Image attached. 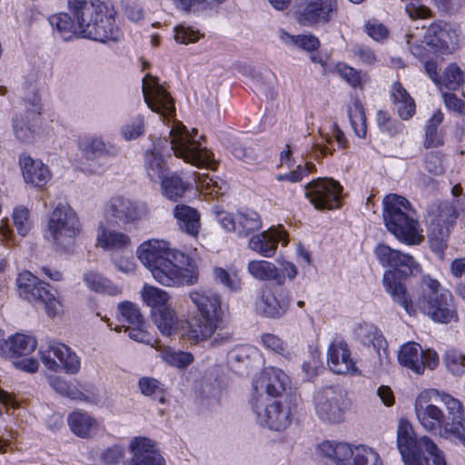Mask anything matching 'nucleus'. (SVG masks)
Instances as JSON below:
<instances>
[{
	"instance_id": "19",
	"label": "nucleus",
	"mask_w": 465,
	"mask_h": 465,
	"mask_svg": "<svg viewBox=\"0 0 465 465\" xmlns=\"http://www.w3.org/2000/svg\"><path fill=\"white\" fill-rule=\"evenodd\" d=\"M255 312L262 316L272 319L282 318L290 305L287 295L278 292L271 286L261 289L255 298Z\"/></svg>"
},
{
	"instance_id": "50",
	"label": "nucleus",
	"mask_w": 465,
	"mask_h": 465,
	"mask_svg": "<svg viewBox=\"0 0 465 465\" xmlns=\"http://www.w3.org/2000/svg\"><path fill=\"white\" fill-rule=\"evenodd\" d=\"M118 311L124 321L133 326H143L144 318L137 305L131 302H123L118 304Z\"/></svg>"
},
{
	"instance_id": "13",
	"label": "nucleus",
	"mask_w": 465,
	"mask_h": 465,
	"mask_svg": "<svg viewBox=\"0 0 465 465\" xmlns=\"http://www.w3.org/2000/svg\"><path fill=\"white\" fill-rule=\"evenodd\" d=\"M39 353L42 362L50 371L64 370L69 374H76L80 371V358L69 346L62 342L51 341L46 349H40Z\"/></svg>"
},
{
	"instance_id": "6",
	"label": "nucleus",
	"mask_w": 465,
	"mask_h": 465,
	"mask_svg": "<svg viewBox=\"0 0 465 465\" xmlns=\"http://www.w3.org/2000/svg\"><path fill=\"white\" fill-rule=\"evenodd\" d=\"M187 297L202 317L198 324L187 331L188 339L193 342L210 339L223 323L222 296L212 290L196 288L191 290Z\"/></svg>"
},
{
	"instance_id": "48",
	"label": "nucleus",
	"mask_w": 465,
	"mask_h": 465,
	"mask_svg": "<svg viewBox=\"0 0 465 465\" xmlns=\"http://www.w3.org/2000/svg\"><path fill=\"white\" fill-rule=\"evenodd\" d=\"M349 465H382V461L375 450L360 445L354 448L353 460Z\"/></svg>"
},
{
	"instance_id": "56",
	"label": "nucleus",
	"mask_w": 465,
	"mask_h": 465,
	"mask_svg": "<svg viewBox=\"0 0 465 465\" xmlns=\"http://www.w3.org/2000/svg\"><path fill=\"white\" fill-rule=\"evenodd\" d=\"M463 74L460 68L455 64H450L446 71L443 79V84L449 90H456L463 84Z\"/></svg>"
},
{
	"instance_id": "22",
	"label": "nucleus",
	"mask_w": 465,
	"mask_h": 465,
	"mask_svg": "<svg viewBox=\"0 0 465 465\" xmlns=\"http://www.w3.org/2000/svg\"><path fill=\"white\" fill-rule=\"evenodd\" d=\"M288 377L280 369L274 367L265 368L254 381V396L261 394L269 398H274L285 390Z\"/></svg>"
},
{
	"instance_id": "43",
	"label": "nucleus",
	"mask_w": 465,
	"mask_h": 465,
	"mask_svg": "<svg viewBox=\"0 0 465 465\" xmlns=\"http://www.w3.org/2000/svg\"><path fill=\"white\" fill-rule=\"evenodd\" d=\"M347 113L355 134L360 138H364L367 134V123L361 102L355 99L352 104L348 107Z\"/></svg>"
},
{
	"instance_id": "39",
	"label": "nucleus",
	"mask_w": 465,
	"mask_h": 465,
	"mask_svg": "<svg viewBox=\"0 0 465 465\" xmlns=\"http://www.w3.org/2000/svg\"><path fill=\"white\" fill-rule=\"evenodd\" d=\"M38 116L35 113L21 115L14 120V132L22 142H29L35 132Z\"/></svg>"
},
{
	"instance_id": "25",
	"label": "nucleus",
	"mask_w": 465,
	"mask_h": 465,
	"mask_svg": "<svg viewBox=\"0 0 465 465\" xmlns=\"http://www.w3.org/2000/svg\"><path fill=\"white\" fill-rule=\"evenodd\" d=\"M132 241L126 233L110 229L100 223L96 231L95 246L112 252H124L131 248Z\"/></svg>"
},
{
	"instance_id": "21",
	"label": "nucleus",
	"mask_w": 465,
	"mask_h": 465,
	"mask_svg": "<svg viewBox=\"0 0 465 465\" xmlns=\"http://www.w3.org/2000/svg\"><path fill=\"white\" fill-rule=\"evenodd\" d=\"M129 449L133 455L125 465H165L163 457L156 450V443L149 438H133Z\"/></svg>"
},
{
	"instance_id": "26",
	"label": "nucleus",
	"mask_w": 465,
	"mask_h": 465,
	"mask_svg": "<svg viewBox=\"0 0 465 465\" xmlns=\"http://www.w3.org/2000/svg\"><path fill=\"white\" fill-rule=\"evenodd\" d=\"M19 165L27 183L43 187L51 179L49 168L42 161L34 159L28 154L24 153L19 157Z\"/></svg>"
},
{
	"instance_id": "37",
	"label": "nucleus",
	"mask_w": 465,
	"mask_h": 465,
	"mask_svg": "<svg viewBox=\"0 0 465 465\" xmlns=\"http://www.w3.org/2000/svg\"><path fill=\"white\" fill-rule=\"evenodd\" d=\"M68 424L75 435L81 438H86L91 431L96 429L97 422L88 413L75 411L68 416Z\"/></svg>"
},
{
	"instance_id": "45",
	"label": "nucleus",
	"mask_w": 465,
	"mask_h": 465,
	"mask_svg": "<svg viewBox=\"0 0 465 465\" xmlns=\"http://www.w3.org/2000/svg\"><path fill=\"white\" fill-rule=\"evenodd\" d=\"M336 72L351 87L362 89L366 81L367 74L361 70H357L344 63L337 64Z\"/></svg>"
},
{
	"instance_id": "15",
	"label": "nucleus",
	"mask_w": 465,
	"mask_h": 465,
	"mask_svg": "<svg viewBox=\"0 0 465 465\" xmlns=\"http://www.w3.org/2000/svg\"><path fill=\"white\" fill-rule=\"evenodd\" d=\"M143 96L147 106L163 118L175 114L174 101L170 93L159 83V79L150 74L143 78Z\"/></svg>"
},
{
	"instance_id": "55",
	"label": "nucleus",
	"mask_w": 465,
	"mask_h": 465,
	"mask_svg": "<svg viewBox=\"0 0 465 465\" xmlns=\"http://www.w3.org/2000/svg\"><path fill=\"white\" fill-rule=\"evenodd\" d=\"M193 176L197 188L202 193L213 196L222 193V187L219 185L218 182L214 181L208 174L194 173Z\"/></svg>"
},
{
	"instance_id": "61",
	"label": "nucleus",
	"mask_w": 465,
	"mask_h": 465,
	"mask_svg": "<svg viewBox=\"0 0 465 465\" xmlns=\"http://www.w3.org/2000/svg\"><path fill=\"white\" fill-rule=\"evenodd\" d=\"M200 38V34L198 31H194L190 27L185 26H177L175 28V35L174 39L176 42L183 45H188L190 43H194L198 41Z\"/></svg>"
},
{
	"instance_id": "16",
	"label": "nucleus",
	"mask_w": 465,
	"mask_h": 465,
	"mask_svg": "<svg viewBox=\"0 0 465 465\" xmlns=\"http://www.w3.org/2000/svg\"><path fill=\"white\" fill-rule=\"evenodd\" d=\"M401 365L411 370L416 374H422L425 368L434 370L439 364L438 354L431 350L423 351L416 342L403 344L398 352Z\"/></svg>"
},
{
	"instance_id": "58",
	"label": "nucleus",
	"mask_w": 465,
	"mask_h": 465,
	"mask_svg": "<svg viewBox=\"0 0 465 465\" xmlns=\"http://www.w3.org/2000/svg\"><path fill=\"white\" fill-rule=\"evenodd\" d=\"M263 346L282 356H287L288 347L287 344L277 335L272 333H265L261 337Z\"/></svg>"
},
{
	"instance_id": "64",
	"label": "nucleus",
	"mask_w": 465,
	"mask_h": 465,
	"mask_svg": "<svg viewBox=\"0 0 465 465\" xmlns=\"http://www.w3.org/2000/svg\"><path fill=\"white\" fill-rule=\"evenodd\" d=\"M233 154L247 163H252L257 160V154L254 150L242 144L233 148Z\"/></svg>"
},
{
	"instance_id": "60",
	"label": "nucleus",
	"mask_w": 465,
	"mask_h": 465,
	"mask_svg": "<svg viewBox=\"0 0 465 465\" xmlns=\"http://www.w3.org/2000/svg\"><path fill=\"white\" fill-rule=\"evenodd\" d=\"M124 456V450L122 446L114 445L107 448L101 455V460L107 465L118 464Z\"/></svg>"
},
{
	"instance_id": "9",
	"label": "nucleus",
	"mask_w": 465,
	"mask_h": 465,
	"mask_svg": "<svg viewBox=\"0 0 465 465\" xmlns=\"http://www.w3.org/2000/svg\"><path fill=\"white\" fill-rule=\"evenodd\" d=\"M457 211L450 203H442L432 210L428 223V239L430 248L443 258V251L447 246L450 229L457 219Z\"/></svg>"
},
{
	"instance_id": "20",
	"label": "nucleus",
	"mask_w": 465,
	"mask_h": 465,
	"mask_svg": "<svg viewBox=\"0 0 465 465\" xmlns=\"http://www.w3.org/2000/svg\"><path fill=\"white\" fill-rule=\"evenodd\" d=\"M397 447L405 465H422L419 460V439H416L412 425L406 419H400L398 423Z\"/></svg>"
},
{
	"instance_id": "4",
	"label": "nucleus",
	"mask_w": 465,
	"mask_h": 465,
	"mask_svg": "<svg viewBox=\"0 0 465 465\" xmlns=\"http://www.w3.org/2000/svg\"><path fill=\"white\" fill-rule=\"evenodd\" d=\"M67 6L83 37L103 43L120 39L122 34L114 16L101 1L68 0Z\"/></svg>"
},
{
	"instance_id": "30",
	"label": "nucleus",
	"mask_w": 465,
	"mask_h": 465,
	"mask_svg": "<svg viewBox=\"0 0 465 465\" xmlns=\"http://www.w3.org/2000/svg\"><path fill=\"white\" fill-rule=\"evenodd\" d=\"M318 452L338 465H349L350 460H353L354 457V449L344 442L323 441L318 446Z\"/></svg>"
},
{
	"instance_id": "10",
	"label": "nucleus",
	"mask_w": 465,
	"mask_h": 465,
	"mask_svg": "<svg viewBox=\"0 0 465 465\" xmlns=\"http://www.w3.org/2000/svg\"><path fill=\"white\" fill-rule=\"evenodd\" d=\"M19 295L30 302L45 304L48 316H54L60 306V302L49 284L42 282L29 271L19 273L16 279Z\"/></svg>"
},
{
	"instance_id": "11",
	"label": "nucleus",
	"mask_w": 465,
	"mask_h": 465,
	"mask_svg": "<svg viewBox=\"0 0 465 465\" xmlns=\"http://www.w3.org/2000/svg\"><path fill=\"white\" fill-rule=\"evenodd\" d=\"M257 421L272 430H283L291 424V410L288 406L266 397L253 396L251 401Z\"/></svg>"
},
{
	"instance_id": "28",
	"label": "nucleus",
	"mask_w": 465,
	"mask_h": 465,
	"mask_svg": "<svg viewBox=\"0 0 465 465\" xmlns=\"http://www.w3.org/2000/svg\"><path fill=\"white\" fill-rule=\"evenodd\" d=\"M424 42L427 45L441 54L451 53L454 48L453 35L440 25H430L424 35Z\"/></svg>"
},
{
	"instance_id": "41",
	"label": "nucleus",
	"mask_w": 465,
	"mask_h": 465,
	"mask_svg": "<svg viewBox=\"0 0 465 465\" xmlns=\"http://www.w3.org/2000/svg\"><path fill=\"white\" fill-rule=\"evenodd\" d=\"M160 182L163 194L173 202L182 198L188 189V185L176 173L166 175Z\"/></svg>"
},
{
	"instance_id": "44",
	"label": "nucleus",
	"mask_w": 465,
	"mask_h": 465,
	"mask_svg": "<svg viewBox=\"0 0 465 465\" xmlns=\"http://www.w3.org/2000/svg\"><path fill=\"white\" fill-rule=\"evenodd\" d=\"M161 358L169 365L176 368H185L189 366L194 360L191 352L174 351L168 347L160 346Z\"/></svg>"
},
{
	"instance_id": "24",
	"label": "nucleus",
	"mask_w": 465,
	"mask_h": 465,
	"mask_svg": "<svg viewBox=\"0 0 465 465\" xmlns=\"http://www.w3.org/2000/svg\"><path fill=\"white\" fill-rule=\"evenodd\" d=\"M326 359L330 370L336 374L357 372L355 361L351 358L347 343L343 341H334L329 345Z\"/></svg>"
},
{
	"instance_id": "36",
	"label": "nucleus",
	"mask_w": 465,
	"mask_h": 465,
	"mask_svg": "<svg viewBox=\"0 0 465 465\" xmlns=\"http://www.w3.org/2000/svg\"><path fill=\"white\" fill-rule=\"evenodd\" d=\"M144 168L147 175L153 182H160L168 174V166L156 148L146 153Z\"/></svg>"
},
{
	"instance_id": "40",
	"label": "nucleus",
	"mask_w": 465,
	"mask_h": 465,
	"mask_svg": "<svg viewBox=\"0 0 465 465\" xmlns=\"http://www.w3.org/2000/svg\"><path fill=\"white\" fill-rule=\"evenodd\" d=\"M237 233L239 236H248L262 227L260 215L252 210L239 211L236 213Z\"/></svg>"
},
{
	"instance_id": "35",
	"label": "nucleus",
	"mask_w": 465,
	"mask_h": 465,
	"mask_svg": "<svg viewBox=\"0 0 465 465\" xmlns=\"http://www.w3.org/2000/svg\"><path fill=\"white\" fill-rule=\"evenodd\" d=\"M141 296L143 302L151 308L152 314L172 305L167 292L147 283L143 285Z\"/></svg>"
},
{
	"instance_id": "52",
	"label": "nucleus",
	"mask_w": 465,
	"mask_h": 465,
	"mask_svg": "<svg viewBox=\"0 0 465 465\" xmlns=\"http://www.w3.org/2000/svg\"><path fill=\"white\" fill-rule=\"evenodd\" d=\"M281 39L286 44H293L308 52L316 50L320 45L318 38L312 35L292 36L285 32H282Z\"/></svg>"
},
{
	"instance_id": "53",
	"label": "nucleus",
	"mask_w": 465,
	"mask_h": 465,
	"mask_svg": "<svg viewBox=\"0 0 465 465\" xmlns=\"http://www.w3.org/2000/svg\"><path fill=\"white\" fill-rule=\"evenodd\" d=\"M351 54L361 64L373 66L379 62L375 51L365 45H355L351 49Z\"/></svg>"
},
{
	"instance_id": "7",
	"label": "nucleus",
	"mask_w": 465,
	"mask_h": 465,
	"mask_svg": "<svg viewBox=\"0 0 465 465\" xmlns=\"http://www.w3.org/2000/svg\"><path fill=\"white\" fill-rule=\"evenodd\" d=\"M171 146L174 155L197 167L213 169V154L206 148H202L181 124L173 126L170 131Z\"/></svg>"
},
{
	"instance_id": "34",
	"label": "nucleus",
	"mask_w": 465,
	"mask_h": 465,
	"mask_svg": "<svg viewBox=\"0 0 465 465\" xmlns=\"http://www.w3.org/2000/svg\"><path fill=\"white\" fill-rule=\"evenodd\" d=\"M419 447V460L422 465H447L444 452L430 437H420Z\"/></svg>"
},
{
	"instance_id": "42",
	"label": "nucleus",
	"mask_w": 465,
	"mask_h": 465,
	"mask_svg": "<svg viewBox=\"0 0 465 465\" xmlns=\"http://www.w3.org/2000/svg\"><path fill=\"white\" fill-rule=\"evenodd\" d=\"M84 282L88 289L100 293L116 296L121 290L111 283L109 280L94 272H88L84 275Z\"/></svg>"
},
{
	"instance_id": "31",
	"label": "nucleus",
	"mask_w": 465,
	"mask_h": 465,
	"mask_svg": "<svg viewBox=\"0 0 465 465\" xmlns=\"http://www.w3.org/2000/svg\"><path fill=\"white\" fill-rule=\"evenodd\" d=\"M37 346L36 339L33 336L16 333L4 341L1 348L7 356H25L33 352Z\"/></svg>"
},
{
	"instance_id": "23",
	"label": "nucleus",
	"mask_w": 465,
	"mask_h": 465,
	"mask_svg": "<svg viewBox=\"0 0 465 465\" xmlns=\"http://www.w3.org/2000/svg\"><path fill=\"white\" fill-rule=\"evenodd\" d=\"M279 242H282L283 246L287 245L286 232L282 229L271 227L261 233L253 235L249 240L248 247L263 257L271 258L275 254Z\"/></svg>"
},
{
	"instance_id": "51",
	"label": "nucleus",
	"mask_w": 465,
	"mask_h": 465,
	"mask_svg": "<svg viewBox=\"0 0 465 465\" xmlns=\"http://www.w3.org/2000/svg\"><path fill=\"white\" fill-rule=\"evenodd\" d=\"M444 363L449 371L455 376H462L465 373V354L450 349L445 352Z\"/></svg>"
},
{
	"instance_id": "47",
	"label": "nucleus",
	"mask_w": 465,
	"mask_h": 465,
	"mask_svg": "<svg viewBox=\"0 0 465 465\" xmlns=\"http://www.w3.org/2000/svg\"><path fill=\"white\" fill-rule=\"evenodd\" d=\"M144 131V118L143 115L138 114L122 125L120 134L124 140L133 141L143 135Z\"/></svg>"
},
{
	"instance_id": "54",
	"label": "nucleus",
	"mask_w": 465,
	"mask_h": 465,
	"mask_svg": "<svg viewBox=\"0 0 465 465\" xmlns=\"http://www.w3.org/2000/svg\"><path fill=\"white\" fill-rule=\"evenodd\" d=\"M12 218L17 232L22 236H25L32 227V221L28 209L24 206L15 207L14 209Z\"/></svg>"
},
{
	"instance_id": "18",
	"label": "nucleus",
	"mask_w": 465,
	"mask_h": 465,
	"mask_svg": "<svg viewBox=\"0 0 465 465\" xmlns=\"http://www.w3.org/2000/svg\"><path fill=\"white\" fill-rule=\"evenodd\" d=\"M337 10L336 0H301L295 19L302 25L328 22Z\"/></svg>"
},
{
	"instance_id": "1",
	"label": "nucleus",
	"mask_w": 465,
	"mask_h": 465,
	"mask_svg": "<svg viewBox=\"0 0 465 465\" xmlns=\"http://www.w3.org/2000/svg\"><path fill=\"white\" fill-rule=\"evenodd\" d=\"M374 254L382 267L393 268L383 273V286L391 296L392 301L400 305L407 314L415 316L417 311L440 323L457 322L459 314L453 304V298L448 291H441V284L430 276L421 278L417 292V299L408 292L404 283L398 277V271L405 274L411 272L414 265L412 256L392 249L380 242L374 248Z\"/></svg>"
},
{
	"instance_id": "38",
	"label": "nucleus",
	"mask_w": 465,
	"mask_h": 465,
	"mask_svg": "<svg viewBox=\"0 0 465 465\" xmlns=\"http://www.w3.org/2000/svg\"><path fill=\"white\" fill-rule=\"evenodd\" d=\"M153 321L160 331L166 336L176 332L179 327V320L173 306L152 314Z\"/></svg>"
},
{
	"instance_id": "32",
	"label": "nucleus",
	"mask_w": 465,
	"mask_h": 465,
	"mask_svg": "<svg viewBox=\"0 0 465 465\" xmlns=\"http://www.w3.org/2000/svg\"><path fill=\"white\" fill-rule=\"evenodd\" d=\"M173 216L182 231L193 236L198 234L201 223L200 214L196 209L185 204H178L173 209Z\"/></svg>"
},
{
	"instance_id": "29",
	"label": "nucleus",
	"mask_w": 465,
	"mask_h": 465,
	"mask_svg": "<svg viewBox=\"0 0 465 465\" xmlns=\"http://www.w3.org/2000/svg\"><path fill=\"white\" fill-rule=\"evenodd\" d=\"M390 94L399 117L403 121L410 120L415 114L416 104L407 90L397 81L391 85Z\"/></svg>"
},
{
	"instance_id": "63",
	"label": "nucleus",
	"mask_w": 465,
	"mask_h": 465,
	"mask_svg": "<svg viewBox=\"0 0 465 465\" xmlns=\"http://www.w3.org/2000/svg\"><path fill=\"white\" fill-rule=\"evenodd\" d=\"M315 170L312 163L307 162L304 165H298L295 170L288 173L287 181L291 183L301 182L305 176Z\"/></svg>"
},
{
	"instance_id": "59",
	"label": "nucleus",
	"mask_w": 465,
	"mask_h": 465,
	"mask_svg": "<svg viewBox=\"0 0 465 465\" xmlns=\"http://www.w3.org/2000/svg\"><path fill=\"white\" fill-rule=\"evenodd\" d=\"M139 387L143 394L146 396L159 397L163 401L162 393L163 391V385L157 380L149 377H143L139 381Z\"/></svg>"
},
{
	"instance_id": "62",
	"label": "nucleus",
	"mask_w": 465,
	"mask_h": 465,
	"mask_svg": "<svg viewBox=\"0 0 465 465\" xmlns=\"http://www.w3.org/2000/svg\"><path fill=\"white\" fill-rule=\"evenodd\" d=\"M365 32L377 42L383 41L389 36L388 28L384 25L377 22H368L365 25Z\"/></svg>"
},
{
	"instance_id": "3",
	"label": "nucleus",
	"mask_w": 465,
	"mask_h": 465,
	"mask_svg": "<svg viewBox=\"0 0 465 465\" xmlns=\"http://www.w3.org/2000/svg\"><path fill=\"white\" fill-rule=\"evenodd\" d=\"M437 390L422 391L415 400V415L420 426L429 432H439L446 439L458 440L465 446V411L462 403L450 394L442 393L440 400L446 406L448 413L430 403L434 396H439Z\"/></svg>"
},
{
	"instance_id": "2",
	"label": "nucleus",
	"mask_w": 465,
	"mask_h": 465,
	"mask_svg": "<svg viewBox=\"0 0 465 465\" xmlns=\"http://www.w3.org/2000/svg\"><path fill=\"white\" fill-rule=\"evenodd\" d=\"M137 256L161 285L180 287L193 285L198 281L196 261L163 240L143 242L137 249Z\"/></svg>"
},
{
	"instance_id": "57",
	"label": "nucleus",
	"mask_w": 465,
	"mask_h": 465,
	"mask_svg": "<svg viewBox=\"0 0 465 465\" xmlns=\"http://www.w3.org/2000/svg\"><path fill=\"white\" fill-rule=\"evenodd\" d=\"M214 278L222 284L226 286L231 291H238L241 289V280L236 274L229 273L222 267H215L213 269Z\"/></svg>"
},
{
	"instance_id": "17",
	"label": "nucleus",
	"mask_w": 465,
	"mask_h": 465,
	"mask_svg": "<svg viewBox=\"0 0 465 465\" xmlns=\"http://www.w3.org/2000/svg\"><path fill=\"white\" fill-rule=\"evenodd\" d=\"M105 214L124 224L142 220L148 213L144 203H137L123 195L110 198L104 208Z\"/></svg>"
},
{
	"instance_id": "12",
	"label": "nucleus",
	"mask_w": 465,
	"mask_h": 465,
	"mask_svg": "<svg viewBox=\"0 0 465 465\" xmlns=\"http://www.w3.org/2000/svg\"><path fill=\"white\" fill-rule=\"evenodd\" d=\"M313 406L320 420L328 423H339L344 420L348 402L341 389L327 386L315 392Z\"/></svg>"
},
{
	"instance_id": "5",
	"label": "nucleus",
	"mask_w": 465,
	"mask_h": 465,
	"mask_svg": "<svg viewBox=\"0 0 465 465\" xmlns=\"http://www.w3.org/2000/svg\"><path fill=\"white\" fill-rule=\"evenodd\" d=\"M383 219L388 231L401 242L416 245L424 240L415 212L404 197L390 194L384 198Z\"/></svg>"
},
{
	"instance_id": "49",
	"label": "nucleus",
	"mask_w": 465,
	"mask_h": 465,
	"mask_svg": "<svg viewBox=\"0 0 465 465\" xmlns=\"http://www.w3.org/2000/svg\"><path fill=\"white\" fill-rule=\"evenodd\" d=\"M73 18L65 13H61L56 15H54L50 18L51 25L55 27V29L62 34L64 39L69 38V34H78L77 24Z\"/></svg>"
},
{
	"instance_id": "46",
	"label": "nucleus",
	"mask_w": 465,
	"mask_h": 465,
	"mask_svg": "<svg viewBox=\"0 0 465 465\" xmlns=\"http://www.w3.org/2000/svg\"><path fill=\"white\" fill-rule=\"evenodd\" d=\"M443 121V114L439 110L436 111L430 119L425 132L424 146L426 148H435L443 143L442 137L438 132V126Z\"/></svg>"
},
{
	"instance_id": "8",
	"label": "nucleus",
	"mask_w": 465,
	"mask_h": 465,
	"mask_svg": "<svg viewBox=\"0 0 465 465\" xmlns=\"http://www.w3.org/2000/svg\"><path fill=\"white\" fill-rule=\"evenodd\" d=\"M82 224L77 213L67 203H58L52 212L47 232L59 246L70 245L80 234Z\"/></svg>"
},
{
	"instance_id": "27",
	"label": "nucleus",
	"mask_w": 465,
	"mask_h": 465,
	"mask_svg": "<svg viewBox=\"0 0 465 465\" xmlns=\"http://www.w3.org/2000/svg\"><path fill=\"white\" fill-rule=\"evenodd\" d=\"M248 273L261 282H274L281 285L285 281L284 273L272 262L266 260H252L247 264Z\"/></svg>"
},
{
	"instance_id": "14",
	"label": "nucleus",
	"mask_w": 465,
	"mask_h": 465,
	"mask_svg": "<svg viewBox=\"0 0 465 465\" xmlns=\"http://www.w3.org/2000/svg\"><path fill=\"white\" fill-rule=\"evenodd\" d=\"M341 185L333 179L318 178L305 186L306 198L318 210H332L341 205Z\"/></svg>"
},
{
	"instance_id": "33",
	"label": "nucleus",
	"mask_w": 465,
	"mask_h": 465,
	"mask_svg": "<svg viewBox=\"0 0 465 465\" xmlns=\"http://www.w3.org/2000/svg\"><path fill=\"white\" fill-rule=\"evenodd\" d=\"M80 149L89 159L101 156H116L120 149L117 145L105 143L100 138H86L80 142Z\"/></svg>"
}]
</instances>
